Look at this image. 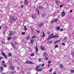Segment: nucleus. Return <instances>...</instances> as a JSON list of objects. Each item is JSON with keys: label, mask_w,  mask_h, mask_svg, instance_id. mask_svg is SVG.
I'll list each match as a JSON object with an SVG mask.
<instances>
[{"label": "nucleus", "mask_w": 74, "mask_h": 74, "mask_svg": "<svg viewBox=\"0 0 74 74\" xmlns=\"http://www.w3.org/2000/svg\"><path fill=\"white\" fill-rule=\"evenodd\" d=\"M41 66V64H40L36 66L35 69L36 71L39 72V71H42L43 69H39L40 67Z\"/></svg>", "instance_id": "f257e3e1"}, {"label": "nucleus", "mask_w": 74, "mask_h": 74, "mask_svg": "<svg viewBox=\"0 0 74 74\" xmlns=\"http://www.w3.org/2000/svg\"><path fill=\"white\" fill-rule=\"evenodd\" d=\"M32 19H36L37 18V15L35 14H32L31 15Z\"/></svg>", "instance_id": "f03ea898"}, {"label": "nucleus", "mask_w": 74, "mask_h": 74, "mask_svg": "<svg viewBox=\"0 0 74 74\" xmlns=\"http://www.w3.org/2000/svg\"><path fill=\"white\" fill-rule=\"evenodd\" d=\"M26 64H34V63L32 62L29 61H26L25 62Z\"/></svg>", "instance_id": "7ed1b4c3"}, {"label": "nucleus", "mask_w": 74, "mask_h": 74, "mask_svg": "<svg viewBox=\"0 0 74 74\" xmlns=\"http://www.w3.org/2000/svg\"><path fill=\"white\" fill-rule=\"evenodd\" d=\"M14 34H13V32H12V31H11L9 32V34L8 35V36H9V37H12V35H13L14 36Z\"/></svg>", "instance_id": "20e7f679"}, {"label": "nucleus", "mask_w": 74, "mask_h": 74, "mask_svg": "<svg viewBox=\"0 0 74 74\" xmlns=\"http://www.w3.org/2000/svg\"><path fill=\"white\" fill-rule=\"evenodd\" d=\"M59 37V36L58 35H54L51 37V38H57Z\"/></svg>", "instance_id": "39448f33"}, {"label": "nucleus", "mask_w": 74, "mask_h": 74, "mask_svg": "<svg viewBox=\"0 0 74 74\" xmlns=\"http://www.w3.org/2000/svg\"><path fill=\"white\" fill-rule=\"evenodd\" d=\"M10 20L11 21H12L13 22H15V21H16V19L15 18L12 17L11 18H10Z\"/></svg>", "instance_id": "423d86ee"}, {"label": "nucleus", "mask_w": 74, "mask_h": 74, "mask_svg": "<svg viewBox=\"0 0 74 74\" xmlns=\"http://www.w3.org/2000/svg\"><path fill=\"white\" fill-rule=\"evenodd\" d=\"M41 16L42 17L44 18L45 16H46V13H42L41 14Z\"/></svg>", "instance_id": "0eeeda50"}, {"label": "nucleus", "mask_w": 74, "mask_h": 74, "mask_svg": "<svg viewBox=\"0 0 74 74\" xmlns=\"http://www.w3.org/2000/svg\"><path fill=\"white\" fill-rule=\"evenodd\" d=\"M65 15H66V13L64 11H63L62 12V14L61 15V16L63 17V16H65Z\"/></svg>", "instance_id": "6e6552de"}, {"label": "nucleus", "mask_w": 74, "mask_h": 74, "mask_svg": "<svg viewBox=\"0 0 74 74\" xmlns=\"http://www.w3.org/2000/svg\"><path fill=\"white\" fill-rule=\"evenodd\" d=\"M59 67L60 69H62L64 68V66L63 65V64H60L59 65Z\"/></svg>", "instance_id": "1a4fd4ad"}, {"label": "nucleus", "mask_w": 74, "mask_h": 74, "mask_svg": "<svg viewBox=\"0 0 74 74\" xmlns=\"http://www.w3.org/2000/svg\"><path fill=\"white\" fill-rule=\"evenodd\" d=\"M48 56V53L47 52H44L43 53V56L45 57V56Z\"/></svg>", "instance_id": "9d476101"}, {"label": "nucleus", "mask_w": 74, "mask_h": 74, "mask_svg": "<svg viewBox=\"0 0 74 74\" xmlns=\"http://www.w3.org/2000/svg\"><path fill=\"white\" fill-rule=\"evenodd\" d=\"M2 55L5 58V59H7V56L3 52L2 53Z\"/></svg>", "instance_id": "9b49d317"}, {"label": "nucleus", "mask_w": 74, "mask_h": 74, "mask_svg": "<svg viewBox=\"0 0 74 74\" xmlns=\"http://www.w3.org/2000/svg\"><path fill=\"white\" fill-rule=\"evenodd\" d=\"M28 3V0H25L24 4L25 5H27Z\"/></svg>", "instance_id": "f8f14e48"}, {"label": "nucleus", "mask_w": 74, "mask_h": 74, "mask_svg": "<svg viewBox=\"0 0 74 74\" xmlns=\"http://www.w3.org/2000/svg\"><path fill=\"white\" fill-rule=\"evenodd\" d=\"M40 49H41V51H44V47L42 46H40Z\"/></svg>", "instance_id": "ddd939ff"}, {"label": "nucleus", "mask_w": 74, "mask_h": 74, "mask_svg": "<svg viewBox=\"0 0 74 74\" xmlns=\"http://www.w3.org/2000/svg\"><path fill=\"white\" fill-rule=\"evenodd\" d=\"M35 49H36V52H38V48H37V46L36 45V47H35Z\"/></svg>", "instance_id": "4468645a"}, {"label": "nucleus", "mask_w": 74, "mask_h": 74, "mask_svg": "<svg viewBox=\"0 0 74 74\" xmlns=\"http://www.w3.org/2000/svg\"><path fill=\"white\" fill-rule=\"evenodd\" d=\"M30 38V36H27L26 38V40H29V39Z\"/></svg>", "instance_id": "2eb2a0df"}, {"label": "nucleus", "mask_w": 74, "mask_h": 74, "mask_svg": "<svg viewBox=\"0 0 74 74\" xmlns=\"http://www.w3.org/2000/svg\"><path fill=\"white\" fill-rule=\"evenodd\" d=\"M3 67H5V68L7 67V64H3Z\"/></svg>", "instance_id": "dca6fc26"}, {"label": "nucleus", "mask_w": 74, "mask_h": 74, "mask_svg": "<svg viewBox=\"0 0 74 74\" xmlns=\"http://www.w3.org/2000/svg\"><path fill=\"white\" fill-rule=\"evenodd\" d=\"M43 33V36H42V38H43V37H45V33H44V32H42Z\"/></svg>", "instance_id": "f3484780"}, {"label": "nucleus", "mask_w": 74, "mask_h": 74, "mask_svg": "<svg viewBox=\"0 0 74 74\" xmlns=\"http://www.w3.org/2000/svg\"><path fill=\"white\" fill-rule=\"evenodd\" d=\"M54 22H57L58 21V19L56 18L54 20Z\"/></svg>", "instance_id": "a211bd4d"}, {"label": "nucleus", "mask_w": 74, "mask_h": 74, "mask_svg": "<svg viewBox=\"0 0 74 74\" xmlns=\"http://www.w3.org/2000/svg\"><path fill=\"white\" fill-rule=\"evenodd\" d=\"M8 55L9 56V57H11V56H12V54H11V53H8Z\"/></svg>", "instance_id": "6ab92c4d"}, {"label": "nucleus", "mask_w": 74, "mask_h": 74, "mask_svg": "<svg viewBox=\"0 0 74 74\" xmlns=\"http://www.w3.org/2000/svg\"><path fill=\"white\" fill-rule=\"evenodd\" d=\"M34 42V39H32L30 41V42L31 44H33V43Z\"/></svg>", "instance_id": "aec40b11"}, {"label": "nucleus", "mask_w": 74, "mask_h": 74, "mask_svg": "<svg viewBox=\"0 0 74 74\" xmlns=\"http://www.w3.org/2000/svg\"><path fill=\"white\" fill-rule=\"evenodd\" d=\"M36 38H37V36H34L32 37V39Z\"/></svg>", "instance_id": "412c9836"}, {"label": "nucleus", "mask_w": 74, "mask_h": 74, "mask_svg": "<svg viewBox=\"0 0 74 74\" xmlns=\"http://www.w3.org/2000/svg\"><path fill=\"white\" fill-rule=\"evenodd\" d=\"M11 46H12V47H14V43H13V42L11 43Z\"/></svg>", "instance_id": "4be33fe9"}, {"label": "nucleus", "mask_w": 74, "mask_h": 74, "mask_svg": "<svg viewBox=\"0 0 74 74\" xmlns=\"http://www.w3.org/2000/svg\"><path fill=\"white\" fill-rule=\"evenodd\" d=\"M55 3L56 4H58V3H59V1L58 0H57L55 1Z\"/></svg>", "instance_id": "5701e85b"}, {"label": "nucleus", "mask_w": 74, "mask_h": 74, "mask_svg": "<svg viewBox=\"0 0 74 74\" xmlns=\"http://www.w3.org/2000/svg\"><path fill=\"white\" fill-rule=\"evenodd\" d=\"M14 69H15V67L14 66H12L11 69L12 70H14Z\"/></svg>", "instance_id": "b1692460"}, {"label": "nucleus", "mask_w": 74, "mask_h": 74, "mask_svg": "<svg viewBox=\"0 0 74 74\" xmlns=\"http://www.w3.org/2000/svg\"><path fill=\"white\" fill-rule=\"evenodd\" d=\"M71 54L73 57H74V53L73 52H71Z\"/></svg>", "instance_id": "393cba45"}, {"label": "nucleus", "mask_w": 74, "mask_h": 74, "mask_svg": "<svg viewBox=\"0 0 74 74\" xmlns=\"http://www.w3.org/2000/svg\"><path fill=\"white\" fill-rule=\"evenodd\" d=\"M27 28H26V26H24V30L25 31H26L27 30Z\"/></svg>", "instance_id": "a878e982"}, {"label": "nucleus", "mask_w": 74, "mask_h": 74, "mask_svg": "<svg viewBox=\"0 0 74 74\" xmlns=\"http://www.w3.org/2000/svg\"><path fill=\"white\" fill-rule=\"evenodd\" d=\"M44 8V7H43V6H39L38 8L39 9H41V8Z\"/></svg>", "instance_id": "bb28decb"}, {"label": "nucleus", "mask_w": 74, "mask_h": 74, "mask_svg": "<svg viewBox=\"0 0 74 74\" xmlns=\"http://www.w3.org/2000/svg\"><path fill=\"white\" fill-rule=\"evenodd\" d=\"M10 73H11V74H14V73H15V71H11L10 72Z\"/></svg>", "instance_id": "cd10ccee"}, {"label": "nucleus", "mask_w": 74, "mask_h": 74, "mask_svg": "<svg viewBox=\"0 0 74 74\" xmlns=\"http://www.w3.org/2000/svg\"><path fill=\"white\" fill-rule=\"evenodd\" d=\"M44 24V23H42L41 25L39 24V27H41V26H42V25H43V24Z\"/></svg>", "instance_id": "c85d7f7f"}, {"label": "nucleus", "mask_w": 74, "mask_h": 74, "mask_svg": "<svg viewBox=\"0 0 74 74\" xmlns=\"http://www.w3.org/2000/svg\"><path fill=\"white\" fill-rule=\"evenodd\" d=\"M0 69H1V70L2 71L4 69V68L2 67H0Z\"/></svg>", "instance_id": "c756f323"}, {"label": "nucleus", "mask_w": 74, "mask_h": 74, "mask_svg": "<svg viewBox=\"0 0 74 74\" xmlns=\"http://www.w3.org/2000/svg\"><path fill=\"white\" fill-rule=\"evenodd\" d=\"M47 35H49V34H51V32H47Z\"/></svg>", "instance_id": "7c9ffc66"}, {"label": "nucleus", "mask_w": 74, "mask_h": 74, "mask_svg": "<svg viewBox=\"0 0 74 74\" xmlns=\"http://www.w3.org/2000/svg\"><path fill=\"white\" fill-rule=\"evenodd\" d=\"M11 39V37H9L7 39V40L8 41V40H10V39Z\"/></svg>", "instance_id": "2f4dec72"}, {"label": "nucleus", "mask_w": 74, "mask_h": 74, "mask_svg": "<svg viewBox=\"0 0 74 74\" xmlns=\"http://www.w3.org/2000/svg\"><path fill=\"white\" fill-rule=\"evenodd\" d=\"M34 56V54L32 53L30 55V56H32H32Z\"/></svg>", "instance_id": "473e14b6"}, {"label": "nucleus", "mask_w": 74, "mask_h": 74, "mask_svg": "<svg viewBox=\"0 0 74 74\" xmlns=\"http://www.w3.org/2000/svg\"><path fill=\"white\" fill-rule=\"evenodd\" d=\"M71 72L72 73H74V70H71Z\"/></svg>", "instance_id": "72a5a7b5"}, {"label": "nucleus", "mask_w": 74, "mask_h": 74, "mask_svg": "<svg viewBox=\"0 0 74 74\" xmlns=\"http://www.w3.org/2000/svg\"><path fill=\"white\" fill-rule=\"evenodd\" d=\"M48 64H50L51 63V61L49 60L48 61Z\"/></svg>", "instance_id": "f704fd0d"}, {"label": "nucleus", "mask_w": 74, "mask_h": 74, "mask_svg": "<svg viewBox=\"0 0 74 74\" xmlns=\"http://www.w3.org/2000/svg\"><path fill=\"white\" fill-rule=\"evenodd\" d=\"M53 36V33H52L49 36V37H51V36Z\"/></svg>", "instance_id": "c9c22d12"}, {"label": "nucleus", "mask_w": 74, "mask_h": 74, "mask_svg": "<svg viewBox=\"0 0 74 74\" xmlns=\"http://www.w3.org/2000/svg\"><path fill=\"white\" fill-rule=\"evenodd\" d=\"M38 60L39 62H41V58H39L38 59Z\"/></svg>", "instance_id": "e433bc0d"}, {"label": "nucleus", "mask_w": 74, "mask_h": 74, "mask_svg": "<svg viewBox=\"0 0 74 74\" xmlns=\"http://www.w3.org/2000/svg\"><path fill=\"white\" fill-rule=\"evenodd\" d=\"M64 5H60V8H62V7H63Z\"/></svg>", "instance_id": "4c0bfd02"}, {"label": "nucleus", "mask_w": 74, "mask_h": 74, "mask_svg": "<svg viewBox=\"0 0 74 74\" xmlns=\"http://www.w3.org/2000/svg\"><path fill=\"white\" fill-rule=\"evenodd\" d=\"M57 30H60V27H57L56 28Z\"/></svg>", "instance_id": "58836bf2"}, {"label": "nucleus", "mask_w": 74, "mask_h": 74, "mask_svg": "<svg viewBox=\"0 0 74 74\" xmlns=\"http://www.w3.org/2000/svg\"><path fill=\"white\" fill-rule=\"evenodd\" d=\"M45 60H48V57H46L45 58Z\"/></svg>", "instance_id": "ea45409f"}, {"label": "nucleus", "mask_w": 74, "mask_h": 74, "mask_svg": "<svg viewBox=\"0 0 74 74\" xmlns=\"http://www.w3.org/2000/svg\"><path fill=\"white\" fill-rule=\"evenodd\" d=\"M55 48H58V45H55Z\"/></svg>", "instance_id": "a19ab883"}, {"label": "nucleus", "mask_w": 74, "mask_h": 74, "mask_svg": "<svg viewBox=\"0 0 74 74\" xmlns=\"http://www.w3.org/2000/svg\"><path fill=\"white\" fill-rule=\"evenodd\" d=\"M55 22L54 21H51V23L52 24L53 23H54Z\"/></svg>", "instance_id": "79ce46f5"}, {"label": "nucleus", "mask_w": 74, "mask_h": 74, "mask_svg": "<svg viewBox=\"0 0 74 74\" xmlns=\"http://www.w3.org/2000/svg\"><path fill=\"white\" fill-rule=\"evenodd\" d=\"M10 23H12V21L11 20V18L10 19Z\"/></svg>", "instance_id": "37998d69"}, {"label": "nucleus", "mask_w": 74, "mask_h": 74, "mask_svg": "<svg viewBox=\"0 0 74 74\" xmlns=\"http://www.w3.org/2000/svg\"><path fill=\"white\" fill-rule=\"evenodd\" d=\"M64 30V29H62L60 30V32H63Z\"/></svg>", "instance_id": "c03bdc74"}, {"label": "nucleus", "mask_w": 74, "mask_h": 74, "mask_svg": "<svg viewBox=\"0 0 74 74\" xmlns=\"http://www.w3.org/2000/svg\"><path fill=\"white\" fill-rule=\"evenodd\" d=\"M58 41H59V40H57L56 41V42H54V44H56V43H57V42H58Z\"/></svg>", "instance_id": "a18cd8bd"}, {"label": "nucleus", "mask_w": 74, "mask_h": 74, "mask_svg": "<svg viewBox=\"0 0 74 74\" xmlns=\"http://www.w3.org/2000/svg\"><path fill=\"white\" fill-rule=\"evenodd\" d=\"M3 59V57L2 56L0 57V60Z\"/></svg>", "instance_id": "49530a36"}, {"label": "nucleus", "mask_w": 74, "mask_h": 74, "mask_svg": "<svg viewBox=\"0 0 74 74\" xmlns=\"http://www.w3.org/2000/svg\"><path fill=\"white\" fill-rule=\"evenodd\" d=\"M51 37H49V38H47V40H49V39H51Z\"/></svg>", "instance_id": "de8ad7c7"}, {"label": "nucleus", "mask_w": 74, "mask_h": 74, "mask_svg": "<svg viewBox=\"0 0 74 74\" xmlns=\"http://www.w3.org/2000/svg\"><path fill=\"white\" fill-rule=\"evenodd\" d=\"M64 39L65 40H67V37H65L64 38Z\"/></svg>", "instance_id": "09e8293b"}, {"label": "nucleus", "mask_w": 74, "mask_h": 74, "mask_svg": "<svg viewBox=\"0 0 74 74\" xmlns=\"http://www.w3.org/2000/svg\"><path fill=\"white\" fill-rule=\"evenodd\" d=\"M52 70H53L52 69H50L49 70L50 72H52Z\"/></svg>", "instance_id": "8fccbe9b"}, {"label": "nucleus", "mask_w": 74, "mask_h": 74, "mask_svg": "<svg viewBox=\"0 0 74 74\" xmlns=\"http://www.w3.org/2000/svg\"><path fill=\"white\" fill-rule=\"evenodd\" d=\"M62 45H64V46H65V43H62Z\"/></svg>", "instance_id": "3c124183"}, {"label": "nucleus", "mask_w": 74, "mask_h": 74, "mask_svg": "<svg viewBox=\"0 0 74 74\" xmlns=\"http://www.w3.org/2000/svg\"><path fill=\"white\" fill-rule=\"evenodd\" d=\"M20 67H18L17 70H20Z\"/></svg>", "instance_id": "603ef678"}, {"label": "nucleus", "mask_w": 74, "mask_h": 74, "mask_svg": "<svg viewBox=\"0 0 74 74\" xmlns=\"http://www.w3.org/2000/svg\"><path fill=\"white\" fill-rule=\"evenodd\" d=\"M37 33H40V31H37Z\"/></svg>", "instance_id": "864d4df0"}, {"label": "nucleus", "mask_w": 74, "mask_h": 74, "mask_svg": "<svg viewBox=\"0 0 74 74\" xmlns=\"http://www.w3.org/2000/svg\"><path fill=\"white\" fill-rule=\"evenodd\" d=\"M22 34H23V35H24V34H25V33L24 32H22Z\"/></svg>", "instance_id": "5fc2aeb1"}, {"label": "nucleus", "mask_w": 74, "mask_h": 74, "mask_svg": "<svg viewBox=\"0 0 74 74\" xmlns=\"http://www.w3.org/2000/svg\"><path fill=\"white\" fill-rule=\"evenodd\" d=\"M44 64H42V67H44Z\"/></svg>", "instance_id": "6e6d98bb"}, {"label": "nucleus", "mask_w": 74, "mask_h": 74, "mask_svg": "<svg viewBox=\"0 0 74 74\" xmlns=\"http://www.w3.org/2000/svg\"><path fill=\"white\" fill-rule=\"evenodd\" d=\"M49 44H51L52 43V41H50L49 42Z\"/></svg>", "instance_id": "4d7b16f0"}, {"label": "nucleus", "mask_w": 74, "mask_h": 74, "mask_svg": "<svg viewBox=\"0 0 74 74\" xmlns=\"http://www.w3.org/2000/svg\"><path fill=\"white\" fill-rule=\"evenodd\" d=\"M38 15L40 14V12L39 11H38Z\"/></svg>", "instance_id": "13d9d810"}, {"label": "nucleus", "mask_w": 74, "mask_h": 74, "mask_svg": "<svg viewBox=\"0 0 74 74\" xmlns=\"http://www.w3.org/2000/svg\"><path fill=\"white\" fill-rule=\"evenodd\" d=\"M50 64H48V65L47 66L48 67H49L50 66V65H49Z\"/></svg>", "instance_id": "bf43d9fd"}, {"label": "nucleus", "mask_w": 74, "mask_h": 74, "mask_svg": "<svg viewBox=\"0 0 74 74\" xmlns=\"http://www.w3.org/2000/svg\"><path fill=\"white\" fill-rule=\"evenodd\" d=\"M5 62L4 61H2V63H4Z\"/></svg>", "instance_id": "052dcab7"}, {"label": "nucleus", "mask_w": 74, "mask_h": 74, "mask_svg": "<svg viewBox=\"0 0 74 74\" xmlns=\"http://www.w3.org/2000/svg\"><path fill=\"white\" fill-rule=\"evenodd\" d=\"M1 29V26L0 25V30Z\"/></svg>", "instance_id": "680f3d73"}, {"label": "nucleus", "mask_w": 74, "mask_h": 74, "mask_svg": "<svg viewBox=\"0 0 74 74\" xmlns=\"http://www.w3.org/2000/svg\"><path fill=\"white\" fill-rule=\"evenodd\" d=\"M21 8H23V5H22L21 6Z\"/></svg>", "instance_id": "e2e57ef3"}, {"label": "nucleus", "mask_w": 74, "mask_h": 74, "mask_svg": "<svg viewBox=\"0 0 74 74\" xmlns=\"http://www.w3.org/2000/svg\"><path fill=\"white\" fill-rule=\"evenodd\" d=\"M53 74H56V72H53Z\"/></svg>", "instance_id": "0e129e2a"}, {"label": "nucleus", "mask_w": 74, "mask_h": 74, "mask_svg": "<svg viewBox=\"0 0 74 74\" xmlns=\"http://www.w3.org/2000/svg\"><path fill=\"white\" fill-rule=\"evenodd\" d=\"M73 12V10H71L70 11V12Z\"/></svg>", "instance_id": "69168bd1"}, {"label": "nucleus", "mask_w": 74, "mask_h": 74, "mask_svg": "<svg viewBox=\"0 0 74 74\" xmlns=\"http://www.w3.org/2000/svg\"><path fill=\"white\" fill-rule=\"evenodd\" d=\"M36 11H39V10H38V9H36Z\"/></svg>", "instance_id": "338daca9"}, {"label": "nucleus", "mask_w": 74, "mask_h": 74, "mask_svg": "<svg viewBox=\"0 0 74 74\" xmlns=\"http://www.w3.org/2000/svg\"><path fill=\"white\" fill-rule=\"evenodd\" d=\"M1 43H2V44H4V42H1Z\"/></svg>", "instance_id": "774afa93"}]
</instances>
